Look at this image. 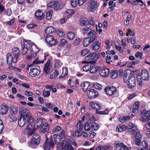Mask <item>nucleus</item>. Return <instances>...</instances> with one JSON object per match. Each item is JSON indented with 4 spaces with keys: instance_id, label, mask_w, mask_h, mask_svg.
I'll return each instance as SVG.
<instances>
[{
    "instance_id": "f257e3e1",
    "label": "nucleus",
    "mask_w": 150,
    "mask_h": 150,
    "mask_svg": "<svg viewBox=\"0 0 150 150\" xmlns=\"http://www.w3.org/2000/svg\"><path fill=\"white\" fill-rule=\"evenodd\" d=\"M100 53L97 54L93 52L88 54L85 57V60H91L89 62L91 64H94L96 63L98 59L100 57Z\"/></svg>"
},
{
    "instance_id": "f03ea898",
    "label": "nucleus",
    "mask_w": 150,
    "mask_h": 150,
    "mask_svg": "<svg viewBox=\"0 0 150 150\" xmlns=\"http://www.w3.org/2000/svg\"><path fill=\"white\" fill-rule=\"evenodd\" d=\"M46 42L49 46L52 47L55 45L57 44V41L54 38L52 35H47L45 37Z\"/></svg>"
},
{
    "instance_id": "7ed1b4c3",
    "label": "nucleus",
    "mask_w": 150,
    "mask_h": 150,
    "mask_svg": "<svg viewBox=\"0 0 150 150\" xmlns=\"http://www.w3.org/2000/svg\"><path fill=\"white\" fill-rule=\"evenodd\" d=\"M30 50V55L27 56L26 58L28 59H30L32 57L34 58L36 56L37 52L39 51L35 45L33 44L31 45Z\"/></svg>"
},
{
    "instance_id": "20e7f679",
    "label": "nucleus",
    "mask_w": 150,
    "mask_h": 150,
    "mask_svg": "<svg viewBox=\"0 0 150 150\" xmlns=\"http://www.w3.org/2000/svg\"><path fill=\"white\" fill-rule=\"evenodd\" d=\"M20 117L26 119L30 115L29 110L24 108L21 107L18 110Z\"/></svg>"
},
{
    "instance_id": "39448f33",
    "label": "nucleus",
    "mask_w": 150,
    "mask_h": 150,
    "mask_svg": "<svg viewBox=\"0 0 150 150\" xmlns=\"http://www.w3.org/2000/svg\"><path fill=\"white\" fill-rule=\"evenodd\" d=\"M54 146V144L53 142L52 138L51 137L49 139L47 138L46 142L44 146L45 150H49L50 148L53 149Z\"/></svg>"
},
{
    "instance_id": "423d86ee",
    "label": "nucleus",
    "mask_w": 150,
    "mask_h": 150,
    "mask_svg": "<svg viewBox=\"0 0 150 150\" xmlns=\"http://www.w3.org/2000/svg\"><path fill=\"white\" fill-rule=\"evenodd\" d=\"M98 7L97 3L94 0H91L88 3L87 9L89 11H95Z\"/></svg>"
},
{
    "instance_id": "0eeeda50",
    "label": "nucleus",
    "mask_w": 150,
    "mask_h": 150,
    "mask_svg": "<svg viewBox=\"0 0 150 150\" xmlns=\"http://www.w3.org/2000/svg\"><path fill=\"white\" fill-rule=\"evenodd\" d=\"M38 69H40V67L38 66L37 67V68L32 67L30 70L29 75L32 77H35L39 75L40 74V71Z\"/></svg>"
},
{
    "instance_id": "6e6552de",
    "label": "nucleus",
    "mask_w": 150,
    "mask_h": 150,
    "mask_svg": "<svg viewBox=\"0 0 150 150\" xmlns=\"http://www.w3.org/2000/svg\"><path fill=\"white\" fill-rule=\"evenodd\" d=\"M134 134L135 135V144L138 146H140L141 143V135L139 131H137L132 133V135Z\"/></svg>"
},
{
    "instance_id": "1a4fd4ad",
    "label": "nucleus",
    "mask_w": 150,
    "mask_h": 150,
    "mask_svg": "<svg viewBox=\"0 0 150 150\" xmlns=\"http://www.w3.org/2000/svg\"><path fill=\"white\" fill-rule=\"evenodd\" d=\"M13 55L14 56L13 62L15 63L17 61L19 56L20 54V50L18 47H15L12 49Z\"/></svg>"
},
{
    "instance_id": "9d476101",
    "label": "nucleus",
    "mask_w": 150,
    "mask_h": 150,
    "mask_svg": "<svg viewBox=\"0 0 150 150\" xmlns=\"http://www.w3.org/2000/svg\"><path fill=\"white\" fill-rule=\"evenodd\" d=\"M141 77L145 81H148L149 78L148 71L146 69L142 70L141 72V74L139 75V78Z\"/></svg>"
},
{
    "instance_id": "9b49d317",
    "label": "nucleus",
    "mask_w": 150,
    "mask_h": 150,
    "mask_svg": "<svg viewBox=\"0 0 150 150\" xmlns=\"http://www.w3.org/2000/svg\"><path fill=\"white\" fill-rule=\"evenodd\" d=\"M30 42V41H26L25 42H24L23 44H22V53L23 55H25L26 54L29 47Z\"/></svg>"
},
{
    "instance_id": "f8f14e48",
    "label": "nucleus",
    "mask_w": 150,
    "mask_h": 150,
    "mask_svg": "<svg viewBox=\"0 0 150 150\" xmlns=\"http://www.w3.org/2000/svg\"><path fill=\"white\" fill-rule=\"evenodd\" d=\"M32 126L31 124H29L27 126L26 128L27 132L30 136L32 135L36 130V126H34L33 128H32Z\"/></svg>"
},
{
    "instance_id": "ddd939ff",
    "label": "nucleus",
    "mask_w": 150,
    "mask_h": 150,
    "mask_svg": "<svg viewBox=\"0 0 150 150\" xmlns=\"http://www.w3.org/2000/svg\"><path fill=\"white\" fill-rule=\"evenodd\" d=\"M88 94V97L93 98L97 97L98 95V93L93 89H89Z\"/></svg>"
},
{
    "instance_id": "4468645a",
    "label": "nucleus",
    "mask_w": 150,
    "mask_h": 150,
    "mask_svg": "<svg viewBox=\"0 0 150 150\" xmlns=\"http://www.w3.org/2000/svg\"><path fill=\"white\" fill-rule=\"evenodd\" d=\"M105 90L107 95L110 96L112 95L116 91V88L114 86L107 87Z\"/></svg>"
},
{
    "instance_id": "2eb2a0df",
    "label": "nucleus",
    "mask_w": 150,
    "mask_h": 150,
    "mask_svg": "<svg viewBox=\"0 0 150 150\" xmlns=\"http://www.w3.org/2000/svg\"><path fill=\"white\" fill-rule=\"evenodd\" d=\"M127 129L130 132V130L131 129V126L129 125V127L127 128V127L125 125H119L117 127L116 129V130L117 132H121Z\"/></svg>"
},
{
    "instance_id": "dca6fc26",
    "label": "nucleus",
    "mask_w": 150,
    "mask_h": 150,
    "mask_svg": "<svg viewBox=\"0 0 150 150\" xmlns=\"http://www.w3.org/2000/svg\"><path fill=\"white\" fill-rule=\"evenodd\" d=\"M90 86V83L88 81H84L81 83L80 86L84 92H86Z\"/></svg>"
},
{
    "instance_id": "f3484780",
    "label": "nucleus",
    "mask_w": 150,
    "mask_h": 150,
    "mask_svg": "<svg viewBox=\"0 0 150 150\" xmlns=\"http://www.w3.org/2000/svg\"><path fill=\"white\" fill-rule=\"evenodd\" d=\"M95 38H92V39L88 37L84 38L83 40V45L84 47H86L88 46L90 43L94 41Z\"/></svg>"
},
{
    "instance_id": "a211bd4d",
    "label": "nucleus",
    "mask_w": 150,
    "mask_h": 150,
    "mask_svg": "<svg viewBox=\"0 0 150 150\" xmlns=\"http://www.w3.org/2000/svg\"><path fill=\"white\" fill-rule=\"evenodd\" d=\"M101 43L98 41L94 42L91 45L92 49L93 50H98L100 47Z\"/></svg>"
},
{
    "instance_id": "6ab92c4d",
    "label": "nucleus",
    "mask_w": 150,
    "mask_h": 150,
    "mask_svg": "<svg viewBox=\"0 0 150 150\" xmlns=\"http://www.w3.org/2000/svg\"><path fill=\"white\" fill-rule=\"evenodd\" d=\"M50 61L49 59L45 64L44 68V71L47 74H48L49 73L50 69L51 66L50 65Z\"/></svg>"
},
{
    "instance_id": "aec40b11",
    "label": "nucleus",
    "mask_w": 150,
    "mask_h": 150,
    "mask_svg": "<svg viewBox=\"0 0 150 150\" xmlns=\"http://www.w3.org/2000/svg\"><path fill=\"white\" fill-rule=\"evenodd\" d=\"M8 109V105L3 104L1 107V113L2 115L6 114Z\"/></svg>"
},
{
    "instance_id": "412c9836",
    "label": "nucleus",
    "mask_w": 150,
    "mask_h": 150,
    "mask_svg": "<svg viewBox=\"0 0 150 150\" xmlns=\"http://www.w3.org/2000/svg\"><path fill=\"white\" fill-rule=\"evenodd\" d=\"M110 72L109 69L106 68L101 70L100 72V74L103 77H107L109 75Z\"/></svg>"
},
{
    "instance_id": "4be33fe9",
    "label": "nucleus",
    "mask_w": 150,
    "mask_h": 150,
    "mask_svg": "<svg viewBox=\"0 0 150 150\" xmlns=\"http://www.w3.org/2000/svg\"><path fill=\"white\" fill-rule=\"evenodd\" d=\"M56 29L52 26L47 28L45 30V32L47 35L52 34L56 32Z\"/></svg>"
},
{
    "instance_id": "5701e85b",
    "label": "nucleus",
    "mask_w": 150,
    "mask_h": 150,
    "mask_svg": "<svg viewBox=\"0 0 150 150\" xmlns=\"http://www.w3.org/2000/svg\"><path fill=\"white\" fill-rule=\"evenodd\" d=\"M71 142L69 139H67V143L65 145L64 150H74L71 144Z\"/></svg>"
},
{
    "instance_id": "b1692460",
    "label": "nucleus",
    "mask_w": 150,
    "mask_h": 150,
    "mask_svg": "<svg viewBox=\"0 0 150 150\" xmlns=\"http://www.w3.org/2000/svg\"><path fill=\"white\" fill-rule=\"evenodd\" d=\"M48 126V123L46 122L44 123L40 128L41 132L43 133L47 132L49 130Z\"/></svg>"
},
{
    "instance_id": "393cba45",
    "label": "nucleus",
    "mask_w": 150,
    "mask_h": 150,
    "mask_svg": "<svg viewBox=\"0 0 150 150\" xmlns=\"http://www.w3.org/2000/svg\"><path fill=\"white\" fill-rule=\"evenodd\" d=\"M89 105L92 108L95 109L97 113V111L101 109L100 105L99 104H97L95 103L91 102L89 103Z\"/></svg>"
},
{
    "instance_id": "a878e982",
    "label": "nucleus",
    "mask_w": 150,
    "mask_h": 150,
    "mask_svg": "<svg viewBox=\"0 0 150 150\" xmlns=\"http://www.w3.org/2000/svg\"><path fill=\"white\" fill-rule=\"evenodd\" d=\"M140 105V102L139 101L136 102L133 105V110L132 112L136 114L138 112V109L139 108V105Z\"/></svg>"
},
{
    "instance_id": "bb28decb",
    "label": "nucleus",
    "mask_w": 150,
    "mask_h": 150,
    "mask_svg": "<svg viewBox=\"0 0 150 150\" xmlns=\"http://www.w3.org/2000/svg\"><path fill=\"white\" fill-rule=\"evenodd\" d=\"M150 114V111L149 110L146 111L145 110H144L141 111L142 118L144 120L146 119Z\"/></svg>"
},
{
    "instance_id": "cd10ccee",
    "label": "nucleus",
    "mask_w": 150,
    "mask_h": 150,
    "mask_svg": "<svg viewBox=\"0 0 150 150\" xmlns=\"http://www.w3.org/2000/svg\"><path fill=\"white\" fill-rule=\"evenodd\" d=\"M96 33L93 30H92L90 31L87 34L88 36L89 37L88 38H90L91 39L92 38H95L94 41L97 38V36H96Z\"/></svg>"
},
{
    "instance_id": "c85d7f7f",
    "label": "nucleus",
    "mask_w": 150,
    "mask_h": 150,
    "mask_svg": "<svg viewBox=\"0 0 150 150\" xmlns=\"http://www.w3.org/2000/svg\"><path fill=\"white\" fill-rule=\"evenodd\" d=\"M7 63L9 65H11L12 62H13V60H15V59L12 58L11 54V53H8L7 55Z\"/></svg>"
},
{
    "instance_id": "c756f323",
    "label": "nucleus",
    "mask_w": 150,
    "mask_h": 150,
    "mask_svg": "<svg viewBox=\"0 0 150 150\" xmlns=\"http://www.w3.org/2000/svg\"><path fill=\"white\" fill-rule=\"evenodd\" d=\"M35 15L38 19H42L44 18L43 14L42 12L40 10L37 11Z\"/></svg>"
},
{
    "instance_id": "7c9ffc66",
    "label": "nucleus",
    "mask_w": 150,
    "mask_h": 150,
    "mask_svg": "<svg viewBox=\"0 0 150 150\" xmlns=\"http://www.w3.org/2000/svg\"><path fill=\"white\" fill-rule=\"evenodd\" d=\"M26 119L20 117L18 120V125L21 127H23L26 123Z\"/></svg>"
},
{
    "instance_id": "2f4dec72",
    "label": "nucleus",
    "mask_w": 150,
    "mask_h": 150,
    "mask_svg": "<svg viewBox=\"0 0 150 150\" xmlns=\"http://www.w3.org/2000/svg\"><path fill=\"white\" fill-rule=\"evenodd\" d=\"M58 74V72L55 70H52L50 74V79H54L55 78Z\"/></svg>"
},
{
    "instance_id": "473e14b6",
    "label": "nucleus",
    "mask_w": 150,
    "mask_h": 150,
    "mask_svg": "<svg viewBox=\"0 0 150 150\" xmlns=\"http://www.w3.org/2000/svg\"><path fill=\"white\" fill-rule=\"evenodd\" d=\"M130 118V117L129 116H124L120 117L119 118V120L120 122L122 123L126 122L128 120H129Z\"/></svg>"
},
{
    "instance_id": "72a5a7b5",
    "label": "nucleus",
    "mask_w": 150,
    "mask_h": 150,
    "mask_svg": "<svg viewBox=\"0 0 150 150\" xmlns=\"http://www.w3.org/2000/svg\"><path fill=\"white\" fill-rule=\"evenodd\" d=\"M118 71L117 70H112L110 73V76L112 79L116 78L118 76Z\"/></svg>"
},
{
    "instance_id": "f704fd0d",
    "label": "nucleus",
    "mask_w": 150,
    "mask_h": 150,
    "mask_svg": "<svg viewBox=\"0 0 150 150\" xmlns=\"http://www.w3.org/2000/svg\"><path fill=\"white\" fill-rule=\"evenodd\" d=\"M101 68L98 66H96L93 67L90 70L91 74H93L100 70Z\"/></svg>"
},
{
    "instance_id": "c9c22d12",
    "label": "nucleus",
    "mask_w": 150,
    "mask_h": 150,
    "mask_svg": "<svg viewBox=\"0 0 150 150\" xmlns=\"http://www.w3.org/2000/svg\"><path fill=\"white\" fill-rule=\"evenodd\" d=\"M91 128L94 130H97L99 128V125L96 122H93L91 124Z\"/></svg>"
},
{
    "instance_id": "e433bc0d",
    "label": "nucleus",
    "mask_w": 150,
    "mask_h": 150,
    "mask_svg": "<svg viewBox=\"0 0 150 150\" xmlns=\"http://www.w3.org/2000/svg\"><path fill=\"white\" fill-rule=\"evenodd\" d=\"M131 71L129 69H127L124 71V76L128 77V80H131Z\"/></svg>"
},
{
    "instance_id": "4c0bfd02",
    "label": "nucleus",
    "mask_w": 150,
    "mask_h": 150,
    "mask_svg": "<svg viewBox=\"0 0 150 150\" xmlns=\"http://www.w3.org/2000/svg\"><path fill=\"white\" fill-rule=\"evenodd\" d=\"M68 71L67 68H63L62 69V73L60 76V78H62L64 77L67 75Z\"/></svg>"
},
{
    "instance_id": "58836bf2",
    "label": "nucleus",
    "mask_w": 150,
    "mask_h": 150,
    "mask_svg": "<svg viewBox=\"0 0 150 150\" xmlns=\"http://www.w3.org/2000/svg\"><path fill=\"white\" fill-rule=\"evenodd\" d=\"M55 143L57 145L59 144L60 142V138L58 137V134H55L54 136Z\"/></svg>"
},
{
    "instance_id": "ea45409f",
    "label": "nucleus",
    "mask_w": 150,
    "mask_h": 150,
    "mask_svg": "<svg viewBox=\"0 0 150 150\" xmlns=\"http://www.w3.org/2000/svg\"><path fill=\"white\" fill-rule=\"evenodd\" d=\"M34 121V119L31 115H29L28 117L27 121L28 124H31Z\"/></svg>"
},
{
    "instance_id": "a19ab883",
    "label": "nucleus",
    "mask_w": 150,
    "mask_h": 150,
    "mask_svg": "<svg viewBox=\"0 0 150 150\" xmlns=\"http://www.w3.org/2000/svg\"><path fill=\"white\" fill-rule=\"evenodd\" d=\"M91 29L87 26H86L84 28H83L82 29V33L85 35L88 33V31L91 30Z\"/></svg>"
},
{
    "instance_id": "79ce46f5",
    "label": "nucleus",
    "mask_w": 150,
    "mask_h": 150,
    "mask_svg": "<svg viewBox=\"0 0 150 150\" xmlns=\"http://www.w3.org/2000/svg\"><path fill=\"white\" fill-rule=\"evenodd\" d=\"M68 38L70 40H72L75 37V34L72 32H69L68 34Z\"/></svg>"
},
{
    "instance_id": "37998d69",
    "label": "nucleus",
    "mask_w": 150,
    "mask_h": 150,
    "mask_svg": "<svg viewBox=\"0 0 150 150\" xmlns=\"http://www.w3.org/2000/svg\"><path fill=\"white\" fill-rule=\"evenodd\" d=\"M18 108L16 107H11L10 108V110L12 114H15L18 112Z\"/></svg>"
},
{
    "instance_id": "c03bdc74",
    "label": "nucleus",
    "mask_w": 150,
    "mask_h": 150,
    "mask_svg": "<svg viewBox=\"0 0 150 150\" xmlns=\"http://www.w3.org/2000/svg\"><path fill=\"white\" fill-rule=\"evenodd\" d=\"M62 128L59 126H56L53 128L52 131L54 133H57L61 130Z\"/></svg>"
},
{
    "instance_id": "a18cd8bd",
    "label": "nucleus",
    "mask_w": 150,
    "mask_h": 150,
    "mask_svg": "<svg viewBox=\"0 0 150 150\" xmlns=\"http://www.w3.org/2000/svg\"><path fill=\"white\" fill-rule=\"evenodd\" d=\"M120 142H116L115 143V145L116 148L121 147L123 148L124 144L122 143H119Z\"/></svg>"
},
{
    "instance_id": "49530a36",
    "label": "nucleus",
    "mask_w": 150,
    "mask_h": 150,
    "mask_svg": "<svg viewBox=\"0 0 150 150\" xmlns=\"http://www.w3.org/2000/svg\"><path fill=\"white\" fill-rule=\"evenodd\" d=\"M138 73V71L137 70H135V71H132V78H134L135 76H136L137 78L139 79V73H138V75H137V74Z\"/></svg>"
},
{
    "instance_id": "de8ad7c7",
    "label": "nucleus",
    "mask_w": 150,
    "mask_h": 150,
    "mask_svg": "<svg viewBox=\"0 0 150 150\" xmlns=\"http://www.w3.org/2000/svg\"><path fill=\"white\" fill-rule=\"evenodd\" d=\"M52 11V10H50L46 12V18L48 20H50L51 18Z\"/></svg>"
},
{
    "instance_id": "09e8293b",
    "label": "nucleus",
    "mask_w": 150,
    "mask_h": 150,
    "mask_svg": "<svg viewBox=\"0 0 150 150\" xmlns=\"http://www.w3.org/2000/svg\"><path fill=\"white\" fill-rule=\"evenodd\" d=\"M83 124L81 120H79L76 126L78 129L81 130L83 129Z\"/></svg>"
},
{
    "instance_id": "8fccbe9b",
    "label": "nucleus",
    "mask_w": 150,
    "mask_h": 150,
    "mask_svg": "<svg viewBox=\"0 0 150 150\" xmlns=\"http://www.w3.org/2000/svg\"><path fill=\"white\" fill-rule=\"evenodd\" d=\"M91 68V64H88L84 66L83 67V71H87Z\"/></svg>"
},
{
    "instance_id": "3c124183",
    "label": "nucleus",
    "mask_w": 150,
    "mask_h": 150,
    "mask_svg": "<svg viewBox=\"0 0 150 150\" xmlns=\"http://www.w3.org/2000/svg\"><path fill=\"white\" fill-rule=\"evenodd\" d=\"M43 94L45 97H48L50 95V91H49L43 90Z\"/></svg>"
},
{
    "instance_id": "603ef678",
    "label": "nucleus",
    "mask_w": 150,
    "mask_h": 150,
    "mask_svg": "<svg viewBox=\"0 0 150 150\" xmlns=\"http://www.w3.org/2000/svg\"><path fill=\"white\" fill-rule=\"evenodd\" d=\"M54 67L56 68H59L61 67V62L59 60H55L54 61Z\"/></svg>"
},
{
    "instance_id": "864d4df0",
    "label": "nucleus",
    "mask_w": 150,
    "mask_h": 150,
    "mask_svg": "<svg viewBox=\"0 0 150 150\" xmlns=\"http://www.w3.org/2000/svg\"><path fill=\"white\" fill-rule=\"evenodd\" d=\"M88 24L89 22L88 21H86L83 19H81L80 21V24L82 26L87 25Z\"/></svg>"
},
{
    "instance_id": "5fc2aeb1",
    "label": "nucleus",
    "mask_w": 150,
    "mask_h": 150,
    "mask_svg": "<svg viewBox=\"0 0 150 150\" xmlns=\"http://www.w3.org/2000/svg\"><path fill=\"white\" fill-rule=\"evenodd\" d=\"M42 124V120L41 119H38L36 125L34 126H36V129L37 128L39 127Z\"/></svg>"
},
{
    "instance_id": "6e6d98bb",
    "label": "nucleus",
    "mask_w": 150,
    "mask_h": 150,
    "mask_svg": "<svg viewBox=\"0 0 150 150\" xmlns=\"http://www.w3.org/2000/svg\"><path fill=\"white\" fill-rule=\"evenodd\" d=\"M78 0H71V4L73 7H75L78 4Z\"/></svg>"
},
{
    "instance_id": "4d7b16f0",
    "label": "nucleus",
    "mask_w": 150,
    "mask_h": 150,
    "mask_svg": "<svg viewBox=\"0 0 150 150\" xmlns=\"http://www.w3.org/2000/svg\"><path fill=\"white\" fill-rule=\"evenodd\" d=\"M40 141V139L32 140L31 141V143L32 145H34V144H36L37 145H38L39 144Z\"/></svg>"
},
{
    "instance_id": "13d9d810",
    "label": "nucleus",
    "mask_w": 150,
    "mask_h": 150,
    "mask_svg": "<svg viewBox=\"0 0 150 150\" xmlns=\"http://www.w3.org/2000/svg\"><path fill=\"white\" fill-rule=\"evenodd\" d=\"M82 134L81 130L78 129L76 130L75 132V135L76 136L79 137L81 136Z\"/></svg>"
},
{
    "instance_id": "bf43d9fd",
    "label": "nucleus",
    "mask_w": 150,
    "mask_h": 150,
    "mask_svg": "<svg viewBox=\"0 0 150 150\" xmlns=\"http://www.w3.org/2000/svg\"><path fill=\"white\" fill-rule=\"evenodd\" d=\"M131 19V16L129 15L127 17V19L125 20L124 21V24L126 25H128L129 23V21Z\"/></svg>"
},
{
    "instance_id": "052dcab7",
    "label": "nucleus",
    "mask_w": 150,
    "mask_h": 150,
    "mask_svg": "<svg viewBox=\"0 0 150 150\" xmlns=\"http://www.w3.org/2000/svg\"><path fill=\"white\" fill-rule=\"evenodd\" d=\"M91 127V125L88 123V122L85 123L84 126V128L85 130L89 131L90 128Z\"/></svg>"
},
{
    "instance_id": "680f3d73",
    "label": "nucleus",
    "mask_w": 150,
    "mask_h": 150,
    "mask_svg": "<svg viewBox=\"0 0 150 150\" xmlns=\"http://www.w3.org/2000/svg\"><path fill=\"white\" fill-rule=\"evenodd\" d=\"M65 131L64 130H62L61 133L58 134V137L61 139H62L64 137Z\"/></svg>"
},
{
    "instance_id": "e2e57ef3",
    "label": "nucleus",
    "mask_w": 150,
    "mask_h": 150,
    "mask_svg": "<svg viewBox=\"0 0 150 150\" xmlns=\"http://www.w3.org/2000/svg\"><path fill=\"white\" fill-rule=\"evenodd\" d=\"M93 86L95 88L99 90H101L102 87L101 85L98 83L94 84Z\"/></svg>"
},
{
    "instance_id": "0e129e2a",
    "label": "nucleus",
    "mask_w": 150,
    "mask_h": 150,
    "mask_svg": "<svg viewBox=\"0 0 150 150\" xmlns=\"http://www.w3.org/2000/svg\"><path fill=\"white\" fill-rule=\"evenodd\" d=\"M89 52V51L87 49L82 50L81 51V54L82 55L84 56L87 54Z\"/></svg>"
},
{
    "instance_id": "69168bd1",
    "label": "nucleus",
    "mask_w": 150,
    "mask_h": 150,
    "mask_svg": "<svg viewBox=\"0 0 150 150\" xmlns=\"http://www.w3.org/2000/svg\"><path fill=\"white\" fill-rule=\"evenodd\" d=\"M80 41V39L77 38H76L74 40V44L76 45H78L79 44Z\"/></svg>"
},
{
    "instance_id": "338daca9",
    "label": "nucleus",
    "mask_w": 150,
    "mask_h": 150,
    "mask_svg": "<svg viewBox=\"0 0 150 150\" xmlns=\"http://www.w3.org/2000/svg\"><path fill=\"white\" fill-rule=\"evenodd\" d=\"M137 126L135 124H132V133L137 132Z\"/></svg>"
},
{
    "instance_id": "774afa93",
    "label": "nucleus",
    "mask_w": 150,
    "mask_h": 150,
    "mask_svg": "<svg viewBox=\"0 0 150 150\" xmlns=\"http://www.w3.org/2000/svg\"><path fill=\"white\" fill-rule=\"evenodd\" d=\"M74 11L71 9H69L66 11V13L69 15H71L74 13Z\"/></svg>"
}]
</instances>
